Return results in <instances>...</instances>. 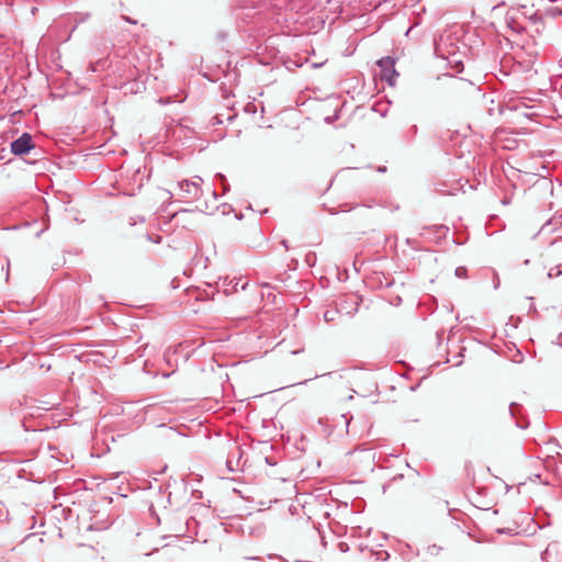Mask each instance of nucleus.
Instances as JSON below:
<instances>
[{
    "mask_svg": "<svg viewBox=\"0 0 562 562\" xmlns=\"http://www.w3.org/2000/svg\"><path fill=\"white\" fill-rule=\"evenodd\" d=\"M202 183L203 179L199 176L179 181V198L184 201L199 200L203 195Z\"/></svg>",
    "mask_w": 562,
    "mask_h": 562,
    "instance_id": "1",
    "label": "nucleus"
},
{
    "mask_svg": "<svg viewBox=\"0 0 562 562\" xmlns=\"http://www.w3.org/2000/svg\"><path fill=\"white\" fill-rule=\"evenodd\" d=\"M380 67V78L386 81L390 86H394L398 76L395 69V59L392 57H383L378 60Z\"/></svg>",
    "mask_w": 562,
    "mask_h": 562,
    "instance_id": "2",
    "label": "nucleus"
},
{
    "mask_svg": "<svg viewBox=\"0 0 562 562\" xmlns=\"http://www.w3.org/2000/svg\"><path fill=\"white\" fill-rule=\"evenodd\" d=\"M33 148V138L29 133H23L19 138L11 143V151L16 156L25 155Z\"/></svg>",
    "mask_w": 562,
    "mask_h": 562,
    "instance_id": "3",
    "label": "nucleus"
},
{
    "mask_svg": "<svg viewBox=\"0 0 562 562\" xmlns=\"http://www.w3.org/2000/svg\"><path fill=\"white\" fill-rule=\"evenodd\" d=\"M521 55H522V52H516L514 59L518 63V65L521 67V69L527 70L533 65L538 53L536 50L528 53V57L526 59L522 58Z\"/></svg>",
    "mask_w": 562,
    "mask_h": 562,
    "instance_id": "4",
    "label": "nucleus"
},
{
    "mask_svg": "<svg viewBox=\"0 0 562 562\" xmlns=\"http://www.w3.org/2000/svg\"><path fill=\"white\" fill-rule=\"evenodd\" d=\"M547 13L551 16H560L562 15V4L561 5H552L547 10Z\"/></svg>",
    "mask_w": 562,
    "mask_h": 562,
    "instance_id": "5",
    "label": "nucleus"
},
{
    "mask_svg": "<svg viewBox=\"0 0 562 562\" xmlns=\"http://www.w3.org/2000/svg\"><path fill=\"white\" fill-rule=\"evenodd\" d=\"M445 47H446V41H445V38H443V37H440V41H439V43L437 44V49H438L439 52H441V54H442V57H443V58H447V59H448L449 57H448V56H446V55H445V53H443Z\"/></svg>",
    "mask_w": 562,
    "mask_h": 562,
    "instance_id": "6",
    "label": "nucleus"
},
{
    "mask_svg": "<svg viewBox=\"0 0 562 562\" xmlns=\"http://www.w3.org/2000/svg\"><path fill=\"white\" fill-rule=\"evenodd\" d=\"M465 272H467V270H465V268H463V267H459V268H457V270H456V274H457L458 277H460V278L464 277V276H465Z\"/></svg>",
    "mask_w": 562,
    "mask_h": 562,
    "instance_id": "7",
    "label": "nucleus"
},
{
    "mask_svg": "<svg viewBox=\"0 0 562 562\" xmlns=\"http://www.w3.org/2000/svg\"><path fill=\"white\" fill-rule=\"evenodd\" d=\"M214 120H215L216 124H223L224 123V114H216L214 116Z\"/></svg>",
    "mask_w": 562,
    "mask_h": 562,
    "instance_id": "8",
    "label": "nucleus"
},
{
    "mask_svg": "<svg viewBox=\"0 0 562 562\" xmlns=\"http://www.w3.org/2000/svg\"><path fill=\"white\" fill-rule=\"evenodd\" d=\"M234 117H235V114H233V115L228 114L226 116V120L231 122V121H233Z\"/></svg>",
    "mask_w": 562,
    "mask_h": 562,
    "instance_id": "9",
    "label": "nucleus"
},
{
    "mask_svg": "<svg viewBox=\"0 0 562 562\" xmlns=\"http://www.w3.org/2000/svg\"><path fill=\"white\" fill-rule=\"evenodd\" d=\"M453 61L456 63V66H457V67L462 66V64H461V61H460V60H453Z\"/></svg>",
    "mask_w": 562,
    "mask_h": 562,
    "instance_id": "10",
    "label": "nucleus"
},
{
    "mask_svg": "<svg viewBox=\"0 0 562 562\" xmlns=\"http://www.w3.org/2000/svg\"><path fill=\"white\" fill-rule=\"evenodd\" d=\"M447 54L451 55L452 57L454 56V52H451V50H447Z\"/></svg>",
    "mask_w": 562,
    "mask_h": 562,
    "instance_id": "11",
    "label": "nucleus"
},
{
    "mask_svg": "<svg viewBox=\"0 0 562 562\" xmlns=\"http://www.w3.org/2000/svg\"><path fill=\"white\" fill-rule=\"evenodd\" d=\"M324 317L328 321V318H330V315H327V313H325Z\"/></svg>",
    "mask_w": 562,
    "mask_h": 562,
    "instance_id": "12",
    "label": "nucleus"
},
{
    "mask_svg": "<svg viewBox=\"0 0 562 562\" xmlns=\"http://www.w3.org/2000/svg\"><path fill=\"white\" fill-rule=\"evenodd\" d=\"M324 317L328 321V318H330V315H327V313H325Z\"/></svg>",
    "mask_w": 562,
    "mask_h": 562,
    "instance_id": "13",
    "label": "nucleus"
},
{
    "mask_svg": "<svg viewBox=\"0 0 562 562\" xmlns=\"http://www.w3.org/2000/svg\"><path fill=\"white\" fill-rule=\"evenodd\" d=\"M282 244H283V246H284L285 248H288V245H286V241H285V240H283V241H282Z\"/></svg>",
    "mask_w": 562,
    "mask_h": 562,
    "instance_id": "14",
    "label": "nucleus"
}]
</instances>
